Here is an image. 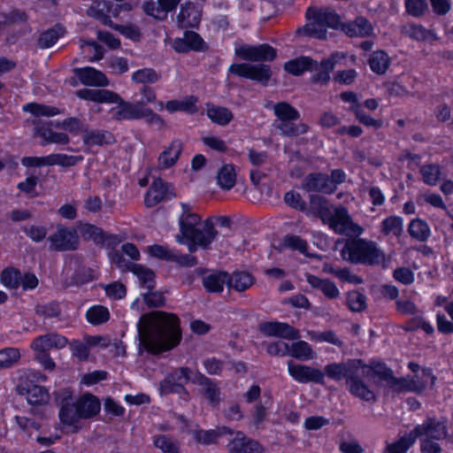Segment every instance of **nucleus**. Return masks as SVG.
<instances>
[{
	"label": "nucleus",
	"mask_w": 453,
	"mask_h": 453,
	"mask_svg": "<svg viewBox=\"0 0 453 453\" xmlns=\"http://www.w3.org/2000/svg\"><path fill=\"white\" fill-rule=\"evenodd\" d=\"M366 366L361 358H351L347 362L329 363L324 371L293 361L288 362V372L296 382L301 384L315 383L324 386L325 377L334 381L345 380L347 388L351 395L365 402H375L376 394L359 376L360 368Z\"/></svg>",
	"instance_id": "1"
},
{
	"label": "nucleus",
	"mask_w": 453,
	"mask_h": 453,
	"mask_svg": "<svg viewBox=\"0 0 453 453\" xmlns=\"http://www.w3.org/2000/svg\"><path fill=\"white\" fill-rule=\"evenodd\" d=\"M150 327L155 328L156 337L148 338L145 348L152 355L170 351L181 342L180 319L175 313L158 311L142 314L137 323L138 332L142 334Z\"/></svg>",
	"instance_id": "2"
},
{
	"label": "nucleus",
	"mask_w": 453,
	"mask_h": 453,
	"mask_svg": "<svg viewBox=\"0 0 453 453\" xmlns=\"http://www.w3.org/2000/svg\"><path fill=\"white\" fill-rule=\"evenodd\" d=\"M55 402L64 426H73L80 420L93 419L101 411V402L96 395L86 392L75 398L73 391L68 388L56 391Z\"/></svg>",
	"instance_id": "3"
},
{
	"label": "nucleus",
	"mask_w": 453,
	"mask_h": 453,
	"mask_svg": "<svg viewBox=\"0 0 453 453\" xmlns=\"http://www.w3.org/2000/svg\"><path fill=\"white\" fill-rule=\"evenodd\" d=\"M310 207L323 224L328 225L329 228L338 234L351 232L355 235H361L364 232V228L352 220L346 207H334L322 196L311 195Z\"/></svg>",
	"instance_id": "4"
},
{
	"label": "nucleus",
	"mask_w": 453,
	"mask_h": 453,
	"mask_svg": "<svg viewBox=\"0 0 453 453\" xmlns=\"http://www.w3.org/2000/svg\"><path fill=\"white\" fill-rule=\"evenodd\" d=\"M345 56L340 51H334L319 62L310 56H299L289 59L283 65V69L293 76H301L306 72L317 71L311 77L313 84L326 87L331 81V73L334 70L339 60Z\"/></svg>",
	"instance_id": "5"
},
{
	"label": "nucleus",
	"mask_w": 453,
	"mask_h": 453,
	"mask_svg": "<svg viewBox=\"0 0 453 453\" xmlns=\"http://www.w3.org/2000/svg\"><path fill=\"white\" fill-rule=\"evenodd\" d=\"M76 94L79 98L93 103L118 104L111 110L112 118L117 121L142 119L143 102L126 101L118 93L108 89L81 88Z\"/></svg>",
	"instance_id": "6"
},
{
	"label": "nucleus",
	"mask_w": 453,
	"mask_h": 453,
	"mask_svg": "<svg viewBox=\"0 0 453 453\" xmlns=\"http://www.w3.org/2000/svg\"><path fill=\"white\" fill-rule=\"evenodd\" d=\"M343 260L352 265L378 266L385 262L384 251L372 240L355 235L347 238L340 250Z\"/></svg>",
	"instance_id": "7"
},
{
	"label": "nucleus",
	"mask_w": 453,
	"mask_h": 453,
	"mask_svg": "<svg viewBox=\"0 0 453 453\" xmlns=\"http://www.w3.org/2000/svg\"><path fill=\"white\" fill-rule=\"evenodd\" d=\"M412 432L418 440L420 439V451L421 453H441L442 448L440 445V441H449L450 434L449 427V419L446 416L426 417L422 424L416 425Z\"/></svg>",
	"instance_id": "8"
},
{
	"label": "nucleus",
	"mask_w": 453,
	"mask_h": 453,
	"mask_svg": "<svg viewBox=\"0 0 453 453\" xmlns=\"http://www.w3.org/2000/svg\"><path fill=\"white\" fill-rule=\"evenodd\" d=\"M307 19H312V23L305 24L296 30L298 37H310L319 40L326 39V28L340 30L342 32L346 22L342 21L340 14L330 8L314 9L309 7L305 12Z\"/></svg>",
	"instance_id": "9"
},
{
	"label": "nucleus",
	"mask_w": 453,
	"mask_h": 453,
	"mask_svg": "<svg viewBox=\"0 0 453 453\" xmlns=\"http://www.w3.org/2000/svg\"><path fill=\"white\" fill-rule=\"evenodd\" d=\"M48 380L46 374L40 371L29 370L21 377L17 390L20 395L26 397L27 403L33 406L46 404L50 400V393L42 383Z\"/></svg>",
	"instance_id": "10"
},
{
	"label": "nucleus",
	"mask_w": 453,
	"mask_h": 453,
	"mask_svg": "<svg viewBox=\"0 0 453 453\" xmlns=\"http://www.w3.org/2000/svg\"><path fill=\"white\" fill-rule=\"evenodd\" d=\"M181 213L179 217V227L180 236L178 242L181 244L188 246L190 252H195L198 245V240L200 239V224L202 217L192 211L189 204L180 203Z\"/></svg>",
	"instance_id": "11"
},
{
	"label": "nucleus",
	"mask_w": 453,
	"mask_h": 453,
	"mask_svg": "<svg viewBox=\"0 0 453 453\" xmlns=\"http://www.w3.org/2000/svg\"><path fill=\"white\" fill-rule=\"evenodd\" d=\"M227 72L237 77L256 81L265 87L268 86L273 76L271 66L264 63H233Z\"/></svg>",
	"instance_id": "12"
},
{
	"label": "nucleus",
	"mask_w": 453,
	"mask_h": 453,
	"mask_svg": "<svg viewBox=\"0 0 453 453\" xmlns=\"http://www.w3.org/2000/svg\"><path fill=\"white\" fill-rule=\"evenodd\" d=\"M423 379L430 380V388L435 385L436 376L434 374L432 368L424 367L421 369ZM428 382L425 380H420L418 376H407V377H395L392 388L398 393L401 392H412L417 395H421L427 388Z\"/></svg>",
	"instance_id": "13"
},
{
	"label": "nucleus",
	"mask_w": 453,
	"mask_h": 453,
	"mask_svg": "<svg viewBox=\"0 0 453 453\" xmlns=\"http://www.w3.org/2000/svg\"><path fill=\"white\" fill-rule=\"evenodd\" d=\"M50 249L55 251H74L80 246L79 234L73 227L57 225L56 231L48 237Z\"/></svg>",
	"instance_id": "14"
},
{
	"label": "nucleus",
	"mask_w": 453,
	"mask_h": 453,
	"mask_svg": "<svg viewBox=\"0 0 453 453\" xmlns=\"http://www.w3.org/2000/svg\"><path fill=\"white\" fill-rule=\"evenodd\" d=\"M235 55L242 60L250 62H272L277 57V50L269 43L257 45L242 44L234 50Z\"/></svg>",
	"instance_id": "15"
},
{
	"label": "nucleus",
	"mask_w": 453,
	"mask_h": 453,
	"mask_svg": "<svg viewBox=\"0 0 453 453\" xmlns=\"http://www.w3.org/2000/svg\"><path fill=\"white\" fill-rule=\"evenodd\" d=\"M203 16V5L192 1L180 4L176 17L177 27L180 29H198Z\"/></svg>",
	"instance_id": "16"
},
{
	"label": "nucleus",
	"mask_w": 453,
	"mask_h": 453,
	"mask_svg": "<svg viewBox=\"0 0 453 453\" xmlns=\"http://www.w3.org/2000/svg\"><path fill=\"white\" fill-rule=\"evenodd\" d=\"M172 48L177 53H188L189 51L205 52L208 50V44L203 37L193 30L186 29L183 37H176L173 41Z\"/></svg>",
	"instance_id": "17"
},
{
	"label": "nucleus",
	"mask_w": 453,
	"mask_h": 453,
	"mask_svg": "<svg viewBox=\"0 0 453 453\" xmlns=\"http://www.w3.org/2000/svg\"><path fill=\"white\" fill-rule=\"evenodd\" d=\"M258 330L268 337H279L286 340H297L300 337L299 331L293 326L277 320L260 322Z\"/></svg>",
	"instance_id": "18"
},
{
	"label": "nucleus",
	"mask_w": 453,
	"mask_h": 453,
	"mask_svg": "<svg viewBox=\"0 0 453 453\" xmlns=\"http://www.w3.org/2000/svg\"><path fill=\"white\" fill-rule=\"evenodd\" d=\"M228 453H266V449L257 440L248 437L242 431H236L229 440Z\"/></svg>",
	"instance_id": "19"
},
{
	"label": "nucleus",
	"mask_w": 453,
	"mask_h": 453,
	"mask_svg": "<svg viewBox=\"0 0 453 453\" xmlns=\"http://www.w3.org/2000/svg\"><path fill=\"white\" fill-rule=\"evenodd\" d=\"M174 196L172 187L161 178L153 180L145 193L144 204L148 208L154 207L163 201H169Z\"/></svg>",
	"instance_id": "20"
},
{
	"label": "nucleus",
	"mask_w": 453,
	"mask_h": 453,
	"mask_svg": "<svg viewBox=\"0 0 453 453\" xmlns=\"http://www.w3.org/2000/svg\"><path fill=\"white\" fill-rule=\"evenodd\" d=\"M329 175L321 172L308 173L303 180V188L307 192H318L326 195H333V189L329 185Z\"/></svg>",
	"instance_id": "21"
},
{
	"label": "nucleus",
	"mask_w": 453,
	"mask_h": 453,
	"mask_svg": "<svg viewBox=\"0 0 453 453\" xmlns=\"http://www.w3.org/2000/svg\"><path fill=\"white\" fill-rule=\"evenodd\" d=\"M73 73L85 86L105 87L109 83L106 75L95 67H76L73 69Z\"/></svg>",
	"instance_id": "22"
},
{
	"label": "nucleus",
	"mask_w": 453,
	"mask_h": 453,
	"mask_svg": "<svg viewBox=\"0 0 453 453\" xmlns=\"http://www.w3.org/2000/svg\"><path fill=\"white\" fill-rule=\"evenodd\" d=\"M342 33L349 38H365L372 35L373 27L368 19L364 16H357L354 20L344 24Z\"/></svg>",
	"instance_id": "23"
},
{
	"label": "nucleus",
	"mask_w": 453,
	"mask_h": 453,
	"mask_svg": "<svg viewBox=\"0 0 453 453\" xmlns=\"http://www.w3.org/2000/svg\"><path fill=\"white\" fill-rule=\"evenodd\" d=\"M193 384L203 387V395L211 405H219L220 402V389L214 380L205 376L200 371L196 370V378Z\"/></svg>",
	"instance_id": "24"
},
{
	"label": "nucleus",
	"mask_w": 453,
	"mask_h": 453,
	"mask_svg": "<svg viewBox=\"0 0 453 453\" xmlns=\"http://www.w3.org/2000/svg\"><path fill=\"white\" fill-rule=\"evenodd\" d=\"M68 344V339L58 333H49L39 335L31 343L34 350H49L50 349H61Z\"/></svg>",
	"instance_id": "25"
},
{
	"label": "nucleus",
	"mask_w": 453,
	"mask_h": 453,
	"mask_svg": "<svg viewBox=\"0 0 453 453\" xmlns=\"http://www.w3.org/2000/svg\"><path fill=\"white\" fill-rule=\"evenodd\" d=\"M229 273L218 270L203 277L202 284L204 290L209 294H221L224 287H227Z\"/></svg>",
	"instance_id": "26"
},
{
	"label": "nucleus",
	"mask_w": 453,
	"mask_h": 453,
	"mask_svg": "<svg viewBox=\"0 0 453 453\" xmlns=\"http://www.w3.org/2000/svg\"><path fill=\"white\" fill-rule=\"evenodd\" d=\"M227 288L238 293L244 292L250 288L256 282L255 276L246 271L234 270L229 273Z\"/></svg>",
	"instance_id": "27"
},
{
	"label": "nucleus",
	"mask_w": 453,
	"mask_h": 453,
	"mask_svg": "<svg viewBox=\"0 0 453 453\" xmlns=\"http://www.w3.org/2000/svg\"><path fill=\"white\" fill-rule=\"evenodd\" d=\"M183 150V143L180 139H173L159 154L158 164L165 169L173 166Z\"/></svg>",
	"instance_id": "28"
},
{
	"label": "nucleus",
	"mask_w": 453,
	"mask_h": 453,
	"mask_svg": "<svg viewBox=\"0 0 453 453\" xmlns=\"http://www.w3.org/2000/svg\"><path fill=\"white\" fill-rule=\"evenodd\" d=\"M96 280L95 270L83 262L76 261L73 273L69 278V285L81 287Z\"/></svg>",
	"instance_id": "29"
},
{
	"label": "nucleus",
	"mask_w": 453,
	"mask_h": 453,
	"mask_svg": "<svg viewBox=\"0 0 453 453\" xmlns=\"http://www.w3.org/2000/svg\"><path fill=\"white\" fill-rule=\"evenodd\" d=\"M306 280L311 288L320 290L329 299H335L340 296V290L335 283L328 279L309 274Z\"/></svg>",
	"instance_id": "30"
},
{
	"label": "nucleus",
	"mask_w": 453,
	"mask_h": 453,
	"mask_svg": "<svg viewBox=\"0 0 453 453\" xmlns=\"http://www.w3.org/2000/svg\"><path fill=\"white\" fill-rule=\"evenodd\" d=\"M198 98L195 96H186L183 100L173 99L165 103V110L169 113L183 111L188 114H195L198 111Z\"/></svg>",
	"instance_id": "31"
},
{
	"label": "nucleus",
	"mask_w": 453,
	"mask_h": 453,
	"mask_svg": "<svg viewBox=\"0 0 453 453\" xmlns=\"http://www.w3.org/2000/svg\"><path fill=\"white\" fill-rule=\"evenodd\" d=\"M206 115L212 123L221 127L228 125L234 119V114L228 108L211 103L206 104Z\"/></svg>",
	"instance_id": "32"
},
{
	"label": "nucleus",
	"mask_w": 453,
	"mask_h": 453,
	"mask_svg": "<svg viewBox=\"0 0 453 453\" xmlns=\"http://www.w3.org/2000/svg\"><path fill=\"white\" fill-rule=\"evenodd\" d=\"M35 134L42 139V142H41L42 146L52 143L66 145L70 142V137L67 134L55 132L49 127H36Z\"/></svg>",
	"instance_id": "33"
},
{
	"label": "nucleus",
	"mask_w": 453,
	"mask_h": 453,
	"mask_svg": "<svg viewBox=\"0 0 453 453\" xmlns=\"http://www.w3.org/2000/svg\"><path fill=\"white\" fill-rule=\"evenodd\" d=\"M391 64V58L384 50H374L368 59L372 72L376 74H385Z\"/></svg>",
	"instance_id": "34"
},
{
	"label": "nucleus",
	"mask_w": 453,
	"mask_h": 453,
	"mask_svg": "<svg viewBox=\"0 0 453 453\" xmlns=\"http://www.w3.org/2000/svg\"><path fill=\"white\" fill-rule=\"evenodd\" d=\"M82 141L87 146H104L113 143L114 137L106 130H87L82 134Z\"/></svg>",
	"instance_id": "35"
},
{
	"label": "nucleus",
	"mask_w": 453,
	"mask_h": 453,
	"mask_svg": "<svg viewBox=\"0 0 453 453\" xmlns=\"http://www.w3.org/2000/svg\"><path fill=\"white\" fill-rule=\"evenodd\" d=\"M132 273L138 278L141 288L152 290L156 288L155 272L143 265L134 264L131 269Z\"/></svg>",
	"instance_id": "36"
},
{
	"label": "nucleus",
	"mask_w": 453,
	"mask_h": 453,
	"mask_svg": "<svg viewBox=\"0 0 453 453\" xmlns=\"http://www.w3.org/2000/svg\"><path fill=\"white\" fill-rule=\"evenodd\" d=\"M217 183L221 189L230 190L236 183V171L233 164H224L217 173Z\"/></svg>",
	"instance_id": "37"
},
{
	"label": "nucleus",
	"mask_w": 453,
	"mask_h": 453,
	"mask_svg": "<svg viewBox=\"0 0 453 453\" xmlns=\"http://www.w3.org/2000/svg\"><path fill=\"white\" fill-rule=\"evenodd\" d=\"M417 439L411 430L408 434L401 436L398 440L387 443L384 453H407L409 449L414 445Z\"/></svg>",
	"instance_id": "38"
},
{
	"label": "nucleus",
	"mask_w": 453,
	"mask_h": 453,
	"mask_svg": "<svg viewBox=\"0 0 453 453\" xmlns=\"http://www.w3.org/2000/svg\"><path fill=\"white\" fill-rule=\"evenodd\" d=\"M366 366L362 367L361 369H370L372 376L378 377L380 380L386 381L393 386L394 379L395 376L394 375L393 370L387 365L386 363L382 361H372L370 365L365 363Z\"/></svg>",
	"instance_id": "39"
},
{
	"label": "nucleus",
	"mask_w": 453,
	"mask_h": 453,
	"mask_svg": "<svg viewBox=\"0 0 453 453\" xmlns=\"http://www.w3.org/2000/svg\"><path fill=\"white\" fill-rule=\"evenodd\" d=\"M408 233L411 238L418 242H426L431 235V229L426 220L417 218L411 220Z\"/></svg>",
	"instance_id": "40"
},
{
	"label": "nucleus",
	"mask_w": 453,
	"mask_h": 453,
	"mask_svg": "<svg viewBox=\"0 0 453 453\" xmlns=\"http://www.w3.org/2000/svg\"><path fill=\"white\" fill-rule=\"evenodd\" d=\"M23 111L29 112L31 115L40 117H54L59 115L61 111L59 108L44 104L35 102L27 103L22 107Z\"/></svg>",
	"instance_id": "41"
},
{
	"label": "nucleus",
	"mask_w": 453,
	"mask_h": 453,
	"mask_svg": "<svg viewBox=\"0 0 453 453\" xmlns=\"http://www.w3.org/2000/svg\"><path fill=\"white\" fill-rule=\"evenodd\" d=\"M21 271L13 266L4 268L0 273V283L10 289H17L20 287Z\"/></svg>",
	"instance_id": "42"
},
{
	"label": "nucleus",
	"mask_w": 453,
	"mask_h": 453,
	"mask_svg": "<svg viewBox=\"0 0 453 453\" xmlns=\"http://www.w3.org/2000/svg\"><path fill=\"white\" fill-rule=\"evenodd\" d=\"M218 231L215 228L214 223L211 219L208 218L204 220L203 229L200 228V239L198 245L203 250L211 247V244L216 239Z\"/></svg>",
	"instance_id": "43"
},
{
	"label": "nucleus",
	"mask_w": 453,
	"mask_h": 453,
	"mask_svg": "<svg viewBox=\"0 0 453 453\" xmlns=\"http://www.w3.org/2000/svg\"><path fill=\"white\" fill-rule=\"evenodd\" d=\"M87 321L93 326H99L110 319V311L107 307L103 305H93L86 311Z\"/></svg>",
	"instance_id": "44"
},
{
	"label": "nucleus",
	"mask_w": 453,
	"mask_h": 453,
	"mask_svg": "<svg viewBox=\"0 0 453 453\" xmlns=\"http://www.w3.org/2000/svg\"><path fill=\"white\" fill-rule=\"evenodd\" d=\"M153 445L163 453H180V443L169 434L153 436Z\"/></svg>",
	"instance_id": "45"
},
{
	"label": "nucleus",
	"mask_w": 453,
	"mask_h": 453,
	"mask_svg": "<svg viewBox=\"0 0 453 453\" xmlns=\"http://www.w3.org/2000/svg\"><path fill=\"white\" fill-rule=\"evenodd\" d=\"M288 356L298 360L306 361L313 358L314 351L307 342L300 340L289 346Z\"/></svg>",
	"instance_id": "46"
},
{
	"label": "nucleus",
	"mask_w": 453,
	"mask_h": 453,
	"mask_svg": "<svg viewBox=\"0 0 453 453\" xmlns=\"http://www.w3.org/2000/svg\"><path fill=\"white\" fill-rule=\"evenodd\" d=\"M161 78V74L155 69L150 67H143L134 71L132 73V81L139 84H154Z\"/></svg>",
	"instance_id": "47"
},
{
	"label": "nucleus",
	"mask_w": 453,
	"mask_h": 453,
	"mask_svg": "<svg viewBox=\"0 0 453 453\" xmlns=\"http://www.w3.org/2000/svg\"><path fill=\"white\" fill-rule=\"evenodd\" d=\"M80 232L84 240L93 241L96 245L103 244L104 230L91 223H80Z\"/></svg>",
	"instance_id": "48"
},
{
	"label": "nucleus",
	"mask_w": 453,
	"mask_h": 453,
	"mask_svg": "<svg viewBox=\"0 0 453 453\" xmlns=\"http://www.w3.org/2000/svg\"><path fill=\"white\" fill-rule=\"evenodd\" d=\"M274 115L280 123L288 120H297L300 118L299 111L288 102H279L273 108Z\"/></svg>",
	"instance_id": "49"
},
{
	"label": "nucleus",
	"mask_w": 453,
	"mask_h": 453,
	"mask_svg": "<svg viewBox=\"0 0 453 453\" xmlns=\"http://www.w3.org/2000/svg\"><path fill=\"white\" fill-rule=\"evenodd\" d=\"M326 272L334 275L342 282L358 285L364 281L361 276L352 273L349 267H334L331 265L326 269Z\"/></svg>",
	"instance_id": "50"
},
{
	"label": "nucleus",
	"mask_w": 453,
	"mask_h": 453,
	"mask_svg": "<svg viewBox=\"0 0 453 453\" xmlns=\"http://www.w3.org/2000/svg\"><path fill=\"white\" fill-rule=\"evenodd\" d=\"M82 160V156L67 155L64 153H52L49 155L50 166L59 165L62 167H72Z\"/></svg>",
	"instance_id": "51"
},
{
	"label": "nucleus",
	"mask_w": 453,
	"mask_h": 453,
	"mask_svg": "<svg viewBox=\"0 0 453 453\" xmlns=\"http://www.w3.org/2000/svg\"><path fill=\"white\" fill-rule=\"evenodd\" d=\"M35 312L37 316L43 319L58 318L61 314L60 303L58 301L38 303L35 307Z\"/></svg>",
	"instance_id": "52"
},
{
	"label": "nucleus",
	"mask_w": 453,
	"mask_h": 453,
	"mask_svg": "<svg viewBox=\"0 0 453 453\" xmlns=\"http://www.w3.org/2000/svg\"><path fill=\"white\" fill-rule=\"evenodd\" d=\"M347 307L353 312H361L367 308L366 296L363 293L353 290L346 296Z\"/></svg>",
	"instance_id": "53"
},
{
	"label": "nucleus",
	"mask_w": 453,
	"mask_h": 453,
	"mask_svg": "<svg viewBox=\"0 0 453 453\" xmlns=\"http://www.w3.org/2000/svg\"><path fill=\"white\" fill-rule=\"evenodd\" d=\"M420 174L424 183L429 186H434L441 179V170L437 164H427L420 167Z\"/></svg>",
	"instance_id": "54"
},
{
	"label": "nucleus",
	"mask_w": 453,
	"mask_h": 453,
	"mask_svg": "<svg viewBox=\"0 0 453 453\" xmlns=\"http://www.w3.org/2000/svg\"><path fill=\"white\" fill-rule=\"evenodd\" d=\"M193 438L199 444L214 445L219 442V433L215 429H196L193 433Z\"/></svg>",
	"instance_id": "55"
},
{
	"label": "nucleus",
	"mask_w": 453,
	"mask_h": 453,
	"mask_svg": "<svg viewBox=\"0 0 453 453\" xmlns=\"http://www.w3.org/2000/svg\"><path fill=\"white\" fill-rule=\"evenodd\" d=\"M350 111L354 113L356 119L367 127H372L375 129H380L383 126L381 119H373L366 114L362 106L351 107Z\"/></svg>",
	"instance_id": "56"
},
{
	"label": "nucleus",
	"mask_w": 453,
	"mask_h": 453,
	"mask_svg": "<svg viewBox=\"0 0 453 453\" xmlns=\"http://www.w3.org/2000/svg\"><path fill=\"white\" fill-rule=\"evenodd\" d=\"M293 120H288L286 122L280 123L279 128L281 132L289 137L298 136L300 134H304L309 130V126L304 123L295 124L292 122Z\"/></svg>",
	"instance_id": "57"
},
{
	"label": "nucleus",
	"mask_w": 453,
	"mask_h": 453,
	"mask_svg": "<svg viewBox=\"0 0 453 453\" xmlns=\"http://www.w3.org/2000/svg\"><path fill=\"white\" fill-rule=\"evenodd\" d=\"M19 358L20 353L16 348H4L0 349V369L12 366Z\"/></svg>",
	"instance_id": "58"
},
{
	"label": "nucleus",
	"mask_w": 453,
	"mask_h": 453,
	"mask_svg": "<svg viewBox=\"0 0 453 453\" xmlns=\"http://www.w3.org/2000/svg\"><path fill=\"white\" fill-rule=\"evenodd\" d=\"M403 219L400 216H388L381 222V232L383 234L388 235L394 232L395 234L400 233L403 230Z\"/></svg>",
	"instance_id": "59"
},
{
	"label": "nucleus",
	"mask_w": 453,
	"mask_h": 453,
	"mask_svg": "<svg viewBox=\"0 0 453 453\" xmlns=\"http://www.w3.org/2000/svg\"><path fill=\"white\" fill-rule=\"evenodd\" d=\"M159 390L162 394H184L188 395V391L186 387L180 382L173 381L171 379H164L159 383Z\"/></svg>",
	"instance_id": "60"
},
{
	"label": "nucleus",
	"mask_w": 453,
	"mask_h": 453,
	"mask_svg": "<svg viewBox=\"0 0 453 453\" xmlns=\"http://www.w3.org/2000/svg\"><path fill=\"white\" fill-rule=\"evenodd\" d=\"M59 35L58 31L51 27L40 34L37 43L41 49H50L57 43Z\"/></svg>",
	"instance_id": "61"
},
{
	"label": "nucleus",
	"mask_w": 453,
	"mask_h": 453,
	"mask_svg": "<svg viewBox=\"0 0 453 453\" xmlns=\"http://www.w3.org/2000/svg\"><path fill=\"white\" fill-rule=\"evenodd\" d=\"M406 12L414 17H422L427 10L428 4L426 0H405Z\"/></svg>",
	"instance_id": "62"
},
{
	"label": "nucleus",
	"mask_w": 453,
	"mask_h": 453,
	"mask_svg": "<svg viewBox=\"0 0 453 453\" xmlns=\"http://www.w3.org/2000/svg\"><path fill=\"white\" fill-rule=\"evenodd\" d=\"M105 295L112 300H121L127 296V287L119 282L113 281L104 287Z\"/></svg>",
	"instance_id": "63"
},
{
	"label": "nucleus",
	"mask_w": 453,
	"mask_h": 453,
	"mask_svg": "<svg viewBox=\"0 0 453 453\" xmlns=\"http://www.w3.org/2000/svg\"><path fill=\"white\" fill-rule=\"evenodd\" d=\"M283 199L286 204L299 211H304L307 208L306 202L302 196L295 190L286 192Z\"/></svg>",
	"instance_id": "64"
}]
</instances>
